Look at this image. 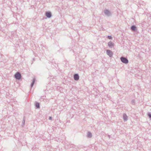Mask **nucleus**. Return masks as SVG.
<instances>
[{
  "label": "nucleus",
  "instance_id": "f257e3e1",
  "mask_svg": "<svg viewBox=\"0 0 151 151\" xmlns=\"http://www.w3.org/2000/svg\"><path fill=\"white\" fill-rule=\"evenodd\" d=\"M14 78L18 80H20L22 78V75L21 73L19 72H17L14 75Z\"/></svg>",
  "mask_w": 151,
  "mask_h": 151
},
{
  "label": "nucleus",
  "instance_id": "f03ea898",
  "mask_svg": "<svg viewBox=\"0 0 151 151\" xmlns=\"http://www.w3.org/2000/svg\"><path fill=\"white\" fill-rule=\"evenodd\" d=\"M120 59L121 62L123 63L126 64L128 63L129 61L127 58L123 56H122L120 58Z\"/></svg>",
  "mask_w": 151,
  "mask_h": 151
},
{
  "label": "nucleus",
  "instance_id": "7ed1b4c3",
  "mask_svg": "<svg viewBox=\"0 0 151 151\" xmlns=\"http://www.w3.org/2000/svg\"><path fill=\"white\" fill-rule=\"evenodd\" d=\"M103 12L106 16L108 17L111 16L112 15L111 12L109 10H104Z\"/></svg>",
  "mask_w": 151,
  "mask_h": 151
},
{
  "label": "nucleus",
  "instance_id": "20e7f679",
  "mask_svg": "<svg viewBox=\"0 0 151 151\" xmlns=\"http://www.w3.org/2000/svg\"><path fill=\"white\" fill-rule=\"evenodd\" d=\"M45 16L47 18H50L52 16V13L50 11L46 12L45 14Z\"/></svg>",
  "mask_w": 151,
  "mask_h": 151
},
{
  "label": "nucleus",
  "instance_id": "39448f33",
  "mask_svg": "<svg viewBox=\"0 0 151 151\" xmlns=\"http://www.w3.org/2000/svg\"><path fill=\"white\" fill-rule=\"evenodd\" d=\"M106 53L110 57H111L113 55V53L111 51L109 50H107L106 51Z\"/></svg>",
  "mask_w": 151,
  "mask_h": 151
},
{
  "label": "nucleus",
  "instance_id": "423d86ee",
  "mask_svg": "<svg viewBox=\"0 0 151 151\" xmlns=\"http://www.w3.org/2000/svg\"><path fill=\"white\" fill-rule=\"evenodd\" d=\"M130 29L133 32H136L137 31V28L135 25H133L130 27Z\"/></svg>",
  "mask_w": 151,
  "mask_h": 151
},
{
  "label": "nucleus",
  "instance_id": "0eeeda50",
  "mask_svg": "<svg viewBox=\"0 0 151 151\" xmlns=\"http://www.w3.org/2000/svg\"><path fill=\"white\" fill-rule=\"evenodd\" d=\"M73 77L74 80L75 81H78L79 78V76L78 73H76L74 75Z\"/></svg>",
  "mask_w": 151,
  "mask_h": 151
},
{
  "label": "nucleus",
  "instance_id": "6e6552de",
  "mask_svg": "<svg viewBox=\"0 0 151 151\" xmlns=\"http://www.w3.org/2000/svg\"><path fill=\"white\" fill-rule=\"evenodd\" d=\"M108 46L110 47H112L114 45V43L112 41H109L108 43Z\"/></svg>",
  "mask_w": 151,
  "mask_h": 151
},
{
  "label": "nucleus",
  "instance_id": "1a4fd4ad",
  "mask_svg": "<svg viewBox=\"0 0 151 151\" xmlns=\"http://www.w3.org/2000/svg\"><path fill=\"white\" fill-rule=\"evenodd\" d=\"M123 120L124 122L127 121L128 120V117L125 113L123 114Z\"/></svg>",
  "mask_w": 151,
  "mask_h": 151
},
{
  "label": "nucleus",
  "instance_id": "9d476101",
  "mask_svg": "<svg viewBox=\"0 0 151 151\" xmlns=\"http://www.w3.org/2000/svg\"><path fill=\"white\" fill-rule=\"evenodd\" d=\"M92 137V134L91 132H87V137L88 138H91Z\"/></svg>",
  "mask_w": 151,
  "mask_h": 151
},
{
  "label": "nucleus",
  "instance_id": "9b49d317",
  "mask_svg": "<svg viewBox=\"0 0 151 151\" xmlns=\"http://www.w3.org/2000/svg\"><path fill=\"white\" fill-rule=\"evenodd\" d=\"M35 106L37 109H39L40 108V104L39 103L36 102L35 104Z\"/></svg>",
  "mask_w": 151,
  "mask_h": 151
},
{
  "label": "nucleus",
  "instance_id": "f8f14e48",
  "mask_svg": "<svg viewBox=\"0 0 151 151\" xmlns=\"http://www.w3.org/2000/svg\"><path fill=\"white\" fill-rule=\"evenodd\" d=\"M35 79L34 78L33 79L32 82L31 83V85H30V86L31 88H32V87L33 86H34L35 83Z\"/></svg>",
  "mask_w": 151,
  "mask_h": 151
},
{
  "label": "nucleus",
  "instance_id": "ddd939ff",
  "mask_svg": "<svg viewBox=\"0 0 151 151\" xmlns=\"http://www.w3.org/2000/svg\"><path fill=\"white\" fill-rule=\"evenodd\" d=\"M25 117L24 116L23 118V120L22 122V127H23L24 125V124L25 122Z\"/></svg>",
  "mask_w": 151,
  "mask_h": 151
},
{
  "label": "nucleus",
  "instance_id": "4468645a",
  "mask_svg": "<svg viewBox=\"0 0 151 151\" xmlns=\"http://www.w3.org/2000/svg\"><path fill=\"white\" fill-rule=\"evenodd\" d=\"M147 116L150 119H151V113H150L148 112L147 114Z\"/></svg>",
  "mask_w": 151,
  "mask_h": 151
},
{
  "label": "nucleus",
  "instance_id": "2eb2a0df",
  "mask_svg": "<svg viewBox=\"0 0 151 151\" xmlns=\"http://www.w3.org/2000/svg\"><path fill=\"white\" fill-rule=\"evenodd\" d=\"M131 103L133 104V105H134L135 104V102L134 100H132L131 101Z\"/></svg>",
  "mask_w": 151,
  "mask_h": 151
},
{
  "label": "nucleus",
  "instance_id": "dca6fc26",
  "mask_svg": "<svg viewBox=\"0 0 151 151\" xmlns=\"http://www.w3.org/2000/svg\"><path fill=\"white\" fill-rule=\"evenodd\" d=\"M107 37L109 39H112V37L111 36H108Z\"/></svg>",
  "mask_w": 151,
  "mask_h": 151
},
{
  "label": "nucleus",
  "instance_id": "f3484780",
  "mask_svg": "<svg viewBox=\"0 0 151 151\" xmlns=\"http://www.w3.org/2000/svg\"><path fill=\"white\" fill-rule=\"evenodd\" d=\"M49 119L50 120H52V117L51 116H50L49 117Z\"/></svg>",
  "mask_w": 151,
  "mask_h": 151
},
{
  "label": "nucleus",
  "instance_id": "a211bd4d",
  "mask_svg": "<svg viewBox=\"0 0 151 151\" xmlns=\"http://www.w3.org/2000/svg\"><path fill=\"white\" fill-rule=\"evenodd\" d=\"M44 97H45V96H41V99H44Z\"/></svg>",
  "mask_w": 151,
  "mask_h": 151
},
{
  "label": "nucleus",
  "instance_id": "6ab92c4d",
  "mask_svg": "<svg viewBox=\"0 0 151 151\" xmlns=\"http://www.w3.org/2000/svg\"><path fill=\"white\" fill-rule=\"evenodd\" d=\"M35 60V59L34 58V59H33V60Z\"/></svg>",
  "mask_w": 151,
  "mask_h": 151
},
{
  "label": "nucleus",
  "instance_id": "aec40b11",
  "mask_svg": "<svg viewBox=\"0 0 151 151\" xmlns=\"http://www.w3.org/2000/svg\"><path fill=\"white\" fill-rule=\"evenodd\" d=\"M108 136H109V137H110V136L109 135H108Z\"/></svg>",
  "mask_w": 151,
  "mask_h": 151
}]
</instances>
